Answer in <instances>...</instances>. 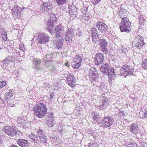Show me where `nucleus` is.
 Masks as SVG:
<instances>
[{"label": "nucleus", "instance_id": "nucleus-44", "mask_svg": "<svg viewBox=\"0 0 147 147\" xmlns=\"http://www.w3.org/2000/svg\"><path fill=\"white\" fill-rule=\"evenodd\" d=\"M88 146L89 147H99L97 143L93 144L90 143L89 144Z\"/></svg>", "mask_w": 147, "mask_h": 147}, {"label": "nucleus", "instance_id": "nucleus-56", "mask_svg": "<svg viewBox=\"0 0 147 147\" xmlns=\"http://www.w3.org/2000/svg\"><path fill=\"white\" fill-rule=\"evenodd\" d=\"M44 87L45 88H47V87L48 86V85H47L45 83H44Z\"/></svg>", "mask_w": 147, "mask_h": 147}, {"label": "nucleus", "instance_id": "nucleus-18", "mask_svg": "<svg viewBox=\"0 0 147 147\" xmlns=\"http://www.w3.org/2000/svg\"><path fill=\"white\" fill-rule=\"evenodd\" d=\"M17 142L20 146L22 147H27L29 145L27 140L22 139H18Z\"/></svg>", "mask_w": 147, "mask_h": 147}, {"label": "nucleus", "instance_id": "nucleus-32", "mask_svg": "<svg viewBox=\"0 0 147 147\" xmlns=\"http://www.w3.org/2000/svg\"><path fill=\"white\" fill-rule=\"evenodd\" d=\"M17 122L19 124H20L22 126L25 125L26 121L23 117H18L17 119Z\"/></svg>", "mask_w": 147, "mask_h": 147}, {"label": "nucleus", "instance_id": "nucleus-36", "mask_svg": "<svg viewBox=\"0 0 147 147\" xmlns=\"http://www.w3.org/2000/svg\"><path fill=\"white\" fill-rule=\"evenodd\" d=\"M72 66L74 69H78L81 63H79L77 62L72 61Z\"/></svg>", "mask_w": 147, "mask_h": 147}, {"label": "nucleus", "instance_id": "nucleus-63", "mask_svg": "<svg viewBox=\"0 0 147 147\" xmlns=\"http://www.w3.org/2000/svg\"><path fill=\"white\" fill-rule=\"evenodd\" d=\"M43 10L41 9L40 10Z\"/></svg>", "mask_w": 147, "mask_h": 147}, {"label": "nucleus", "instance_id": "nucleus-33", "mask_svg": "<svg viewBox=\"0 0 147 147\" xmlns=\"http://www.w3.org/2000/svg\"><path fill=\"white\" fill-rule=\"evenodd\" d=\"M89 75L96 74H98L96 68L92 67L89 70Z\"/></svg>", "mask_w": 147, "mask_h": 147}, {"label": "nucleus", "instance_id": "nucleus-10", "mask_svg": "<svg viewBox=\"0 0 147 147\" xmlns=\"http://www.w3.org/2000/svg\"><path fill=\"white\" fill-rule=\"evenodd\" d=\"M64 41L63 36H56L53 40V41L56 42L55 45V47L58 49H61L63 45V43Z\"/></svg>", "mask_w": 147, "mask_h": 147}, {"label": "nucleus", "instance_id": "nucleus-58", "mask_svg": "<svg viewBox=\"0 0 147 147\" xmlns=\"http://www.w3.org/2000/svg\"><path fill=\"white\" fill-rule=\"evenodd\" d=\"M10 147H18V146H17L16 145H15L14 144H13L11 146H10Z\"/></svg>", "mask_w": 147, "mask_h": 147}, {"label": "nucleus", "instance_id": "nucleus-5", "mask_svg": "<svg viewBox=\"0 0 147 147\" xmlns=\"http://www.w3.org/2000/svg\"><path fill=\"white\" fill-rule=\"evenodd\" d=\"M144 40V38L142 36L138 35L133 42L132 45L140 49L145 44Z\"/></svg>", "mask_w": 147, "mask_h": 147}, {"label": "nucleus", "instance_id": "nucleus-31", "mask_svg": "<svg viewBox=\"0 0 147 147\" xmlns=\"http://www.w3.org/2000/svg\"><path fill=\"white\" fill-rule=\"evenodd\" d=\"M82 61V57L78 55H77L75 56L73 61L81 63Z\"/></svg>", "mask_w": 147, "mask_h": 147}, {"label": "nucleus", "instance_id": "nucleus-20", "mask_svg": "<svg viewBox=\"0 0 147 147\" xmlns=\"http://www.w3.org/2000/svg\"><path fill=\"white\" fill-rule=\"evenodd\" d=\"M130 130L133 133L136 134L138 132V126L137 123H133L130 126Z\"/></svg>", "mask_w": 147, "mask_h": 147}, {"label": "nucleus", "instance_id": "nucleus-53", "mask_svg": "<svg viewBox=\"0 0 147 147\" xmlns=\"http://www.w3.org/2000/svg\"><path fill=\"white\" fill-rule=\"evenodd\" d=\"M54 94H53L52 93L50 94V98L51 100H52L54 98Z\"/></svg>", "mask_w": 147, "mask_h": 147}, {"label": "nucleus", "instance_id": "nucleus-42", "mask_svg": "<svg viewBox=\"0 0 147 147\" xmlns=\"http://www.w3.org/2000/svg\"><path fill=\"white\" fill-rule=\"evenodd\" d=\"M56 1L59 5H63L65 2V0H56Z\"/></svg>", "mask_w": 147, "mask_h": 147}, {"label": "nucleus", "instance_id": "nucleus-28", "mask_svg": "<svg viewBox=\"0 0 147 147\" xmlns=\"http://www.w3.org/2000/svg\"><path fill=\"white\" fill-rule=\"evenodd\" d=\"M50 5L51 4L50 3H47L45 2L40 5V9H51V6Z\"/></svg>", "mask_w": 147, "mask_h": 147}, {"label": "nucleus", "instance_id": "nucleus-51", "mask_svg": "<svg viewBox=\"0 0 147 147\" xmlns=\"http://www.w3.org/2000/svg\"><path fill=\"white\" fill-rule=\"evenodd\" d=\"M34 141L36 143H38V142H39V140L38 139V137L36 136H35V138L33 140V142Z\"/></svg>", "mask_w": 147, "mask_h": 147}, {"label": "nucleus", "instance_id": "nucleus-49", "mask_svg": "<svg viewBox=\"0 0 147 147\" xmlns=\"http://www.w3.org/2000/svg\"><path fill=\"white\" fill-rule=\"evenodd\" d=\"M6 33H7L6 32L3 28H1L0 29V34L1 35H2L4 34H5Z\"/></svg>", "mask_w": 147, "mask_h": 147}, {"label": "nucleus", "instance_id": "nucleus-57", "mask_svg": "<svg viewBox=\"0 0 147 147\" xmlns=\"http://www.w3.org/2000/svg\"><path fill=\"white\" fill-rule=\"evenodd\" d=\"M78 32H77L76 35H78V36L81 35V32H80V31H79L78 30Z\"/></svg>", "mask_w": 147, "mask_h": 147}, {"label": "nucleus", "instance_id": "nucleus-55", "mask_svg": "<svg viewBox=\"0 0 147 147\" xmlns=\"http://www.w3.org/2000/svg\"><path fill=\"white\" fill-rule=\"evenodd\" d=\"M103 87H104L105 88V86L104 85L103 86L102 85L100 86V88L101 90H103V88H104Z\"/></svg>", "mask_w": 147, "mask_h": 147}, {"label": "nucleus", "instance_id": "nucleus-21", "mask_svg": "<svg viewBox=\"0 0 147 147\" xmlns=\"http://www.w3.org/2000/svg\"><path fill=\"white\" fill-rule=\"evenodd\" d=\"M13 96V94L11 90H9L5 93V98L7 101H8Z\"/></svg>", "mask_w": 147, "mask_h": 147}, {"label": "nucleus", "instance_id": "nucleus-30", "mask_svg": "<svg viewBox=\"0 0 147 147\" xmlns=\"http://www.w3.org/2000/svg\"><path fill=\"white\" fill-rule=\"evenodd\" d=\"M46 123L49 127H51L54 125V119L51 118L47 119Z\"/></svg>", "mask_w": 147, "mask_h": 147}, {"label": "nucleus", "instance_id": "nucleus-8", "mask_svg": "<svg viewBox=\"0 0 147 147\" xmlns=\"http://www.w3.org/2000/svg\"><path fill=\"white\" fill-rule=\"evenodd\" d=\"M64 28L63 26L61 24H59L56 27L54 28V30H53L52 31H51V34H53L54 33H56V36H60L63 37V34L65 31Z\"/></svg>", "mask_w": 147, "mask_h": 147}, {"label": "nucleus", "instance_id": "nucleus-7", "mask_svg": "<svg viewBox=\"0 0 147 147\" xmlns=\"http://www.w3.org/2000/svg\"><path fill=\"white\" fill-rule=\"evenodd\" d=\"M133 70L132 69H130V67L129 66L125 64L122 66V69L120 71V74L121 76L124 75L126 74L125 77H126L127 75H133Z\"/></svg>", "mask_w": 147, "mask_h": 147}, {"label": "nucleus", "instance_id": "nucleus-47", "mask_svg": "<svg viewBox=\"0 0 147 147\" xmlns=\"http://www.w3.org/2000/svg\"><path fill=\"white\" fill-rule=\"evenodd\" d=\"M2 36L3 40H4V41H6L7 40V33L5 34H3L2 35Z\"/></svg>", "mask_w": 147, "mask_h": 147}, {"label": "nucleus", "instance_id": "nucleus-12", "mask_svg": "<svg viewBox=\"0 0 147 147\" xmlns=\"http://www.w3.org/2000/svg\"><path fill=\"white\" fill-rule=\"evenodd\" d=\"M94 58V63L95 65H98L103 63L104 59V56L102 54L98 53L96 54Z\"/></svg>", "mask_w": 147, "mask_h": 147}, {"label": "nucleus", "instance_id": "nucleus-29", "mask_svg": "<svg viewBox=\"0 0 147 147\" xmlns=\"http://www.w3.org/2000/svg\"><path fill=\"white\" fill-rule=\"evenodd\" d=\"M103 102L102 104L100 106V109H102L105 106H107L109 104L108 99V98H105L103 100Z\"/></svg>", "mask_w": 147, "mask_h": 147}, {"label": "nucleus", "instance_id": "nucleus-50", "mask_svg": "<svg viewBox=\"0 0 147 147\" xmlns=\"http://www.w3.org/2000/svg\"><path fill=\"white\" fill-rule=\"evenodd\" d=\"M53 115L51 113H49L48 115V118L47 119L51 118V119H53Z\"/></svg>", "mask_w": 147, "mask_h": 147}, {"label": "nucleus", "instance_id": "nucleus-52", "mask_svg": "<svg viewBox=\"0 0 147 147\" xmlns=\"http://www.w3.org/2000/svg\"><path fill=\"white\" fill-rule=\"evenodd\" d=\"M72 5H69V6H68V8L69 9H74L75 8L74 5L73 4H72Z\"/></svg>", "mask_w": 147, "mask_h": 147}, {"label": "nucleus", "instance_id": "nucleus-38", "mask_svg": "<svg viewBox=\"0 0 147 147\" xmlns=\"http://www.w3.org/2000/svg\"><path fill=\"white\" fill-rule=\"evenodd\" d=\"M142 67L144 69L147 71V59H146L144 60L142 64Z\"/></svg>", "mask_w": 147, "mask_h": 147}, {"label": "nucleus", "instance_id": "nucleus-1", "mask_svg": "<svg viewBox=\"0 0 147 147\" xmlns=\"http://www.w3.org/2000/svg\"><path fill=\"white\" fill-rule=\"evenodd\" d=\"M33 111L37 117L39 118H42L47 113V108L44 104L39 103L34 107Z\"/></svg>", "mask_w": 147, "mask_h": 147}, {"label": "nucleus", "instance_id": "nucleus-39", "mask_svg": "<svg viewBox=\"0 0 147 147\" xmlns=\"http://www.w3.org/2000/svg\"><path fill=\"white\" fill-rule=\"evenodd\" d=\"M139 21L140 24H142L145 21V18L143 15H140L138 16Z\"/></svg>", "mask_w": 147, "mask_h": 147}, {"label": "nucleus", "instance_id": "nucleus-54", "mask_svg": "<svg viewBox=\"0 0 147 147\" xmlns=\"http://www.w3.org/2000/svg\"><path fill=\"white\" fill-rule=\"evenodd\" d=\"M91 2L93 3V4H97L96 2V0H91Z\"/></svg>", "mask_w": 147, "mask_h": 147}, {"label": "nucleus", "instance_id": "nucleus-24", "mask_svg": "<svg viewBox=\"0 0 147 147\" xmlns=\"http://www.w3.org/2000/svg\"><path fill=\"white\" fill-rule=\"evenodd\" d=\"M90 80L93 83L94 81H98V74H96L89 75Z\"/></svg>", "mask_w": 147, "mask_h": 147}, {"label": "nucleus", "instance_id": "nucleus-48", "mask_svg": "<svg viewBox=\"0 0 147 147\" xmlns=\"http://www.w3.org/2000/svg\"><path fill=\"white\" fill-rule=\"evenodd\" d=\"M19 46L20 49L22 51H24L25 50L24 45L22 44H20L19 45Z\"/></svg>", "mask_w": 147, "mask_h": 147}, {"label": "nucleus", "instance_id": "nucleus-13", "mask_svg": "<svg viewBox=\"0 0 147 147\" xmlns=\"http://www.w3.org/2000/svg\"><path fill=\"white\" fill-rule=\"evenodd\" d=\"M99 45L100 49L104 54H106L107 51V42L105 39H100L99 41Z\"/></svg>", "mask_w": 147, "mask_h": 147}, {"label": "nucleus", "instance_id": "nucleus-43", "mask_svg": "<svg viewBox=\"0 0 147 147\" xmlns=\"http://www.w3.org/2000/svg\"><path fill=\"white\" fill-rule=\"evenodd\" d=\"M6 85V84L5 81L0 82V89L3 88V86H5Z\"/></svg>", "mask_w": 147, "mask_h": 147}, {"label": "nucleus", "instance_id": "nucleus-11", "mask_svg": "<svg viewBox=\"0 0 147 147\" xmlns=\"http://www.w3.org/2000/svg\"><path fill=\"white\" fill-rule=\"evenodd\" d=\"M74 31L76 30L70 28L66 30L65 34V40L67 42H69L72 40V37L74 36Z\"/></svg>", "mask_w": 147, "mask_h": 147}, {"label": "nucleus", "instance_id": "nucleus-45", "mask_svg": "<svg viewBox=\"0 0 147 147\" xmlns=\"http://www.w3.org/2000/svg\"><path fill=\"white\" fill-rule=\"evenodd\" d=\"M36 135L33 134H31L30 136V140L32 142H33V140Z\"/></svg>", "mask_w": 147, "mask_h": 147}, {"label": "nucleus", "instance_id": "nucleus-15", "mask_svg": "<svg viewBox=\"0 0 147 147\" xmlns=\"http://www.w3.org/2000/svg\"><path fill=\"white\" fill-rule=\"evenodd\" d=\"M67 80L68 81V85L69 86L71 87H73L75 85L76 79L73 75L69 74L67 77Z\"/></svg>", "mask_w": 147, "mask_h": 147}, {"label": "nucleus", "instance_id": "nucleus-59", "mask_svg": "<svg viewBox=\"0 0 147 147\" xmlns=\"http://www.w3.org/2000/svg\"><path fill=\"white\" fill-rule=\"evenodd\" d=\"M123 12V10H120V11H119V13L120 15H121V13H122V12Z\"/></svg>", "mask_w": 147, "mask_h": 147}, {"label": "nucleus", "instance_id": "nucleus-23", "mask_svg": "<svg viewBox=\"0 0 147 147\" xmlns=\"http://www.w3.org/2000/svg\"><path fill=\"white\" fill-rule=\"evenodd\" d=\"M20 12L19 10H12L13 17L16 19L19 18L20 16Z\"/></svg>", "mask_w": 147, "mask_h": 147}, {"label": "nucleus", "instance_id": "nucleus-26", "mask_svg": "<svg viewBox=\"0 0 147 147\" xmlns=\"http://www.w3.org/2000/svg\"><path fill=\"white\" fill-rule=\"evenodd\" d=\"M15 60V58L11 56H9L7 57L3 61L5 64H8L11 62H13Z\"/></svg>", "mask_w": 147, "mask_h": 147}, {"label": "nucleus", "instance_id": "nucleus-19", "mask_svg": "<svg viewBox=\"0 0 147 147\" xmlns=\"http://www.w3.org/2000/svg\"><path fill=\"white\" fill-rule=\"evenodd\" d=\"M54 20L52 19H49L48 21L47 29L51 34V31L54 30V28L55 27L53 24Z\"/></svg>", "mask_w": 147, "mask_h": 147}, {"label": "nucleus", "instance_id": "nucleus-35", "mask_svg": "<svg viewBox=\"0 0 147 147\" xmlns=\"http://www.w3.org/2000/svg\"><path fill=\"white\" fill-rule=\"evenodd\" d=\"M69 14L71 17L75 18L77 15V11L76 10H69Z\"/></svg>", "mask_w": 147, "mask_h": 147}, {"label": "nucleus", "instance_id": "nucleus-9", "mask_svg": "<svg viewBox=\"0 0 147 147\" xmlns=\"http://www.w3.org/2000/svg\"><path fill=\"white\" fill-rule=\"evenodd\" d=\"M3 129L4 132L9 136H14L16 134V130L12 126H5L3 128Z\"/></svg>", "mask_w": 147, "mask_h": 147}, {"label": "nucleus", "instance_id": "nucleus-46", "mask_svg": "<svg viewBox=\"0 0 147 147\" xmlns=\"http://www.w3.org/2000/svg\"><path fill=\"white\" fill-rule=\"evenodd\" d=\"M50 19H52L53 20H54L55 21H56L57 19L56 17L55 16V15L54 14H51V15L50 16Z\"/></svg>", "mask_w": 147, "mask_h": 147}, {"label": "nucleus", "instance_id": "nucleus-27", "mask_svg": "<svg viewBox=\"0 0 147 147\" xmlns=\"http://www.w3.org/2000/svg\"><path fill=\"white\" fill-rule=\"evenodd\" d=\"M140 117L142 119H147V110L140 111L139 113Z\"/></svg>", "mask_w": 147, "mask_h": 147}, {"label": "nucleus", "instance_id": "nucleus-22", "mask_svg": "<svg viewBox=\"0 0 147 147\" xmlns=\"http://www.w3.org/2000/svg\"><path fill=\"white\" fill-rule=\"evenodd\" d=\"M87 10H84L83 11H82L83 15L82 16L81 20L82 21H88L89 19V18L88 14H87L86 12Z\"/></svg>", "mask_w": 147, "mask_h": 147}, {"label": "nucleus", "instance_id": "nucleus-17", "mask_svg": "<svg viewBox=\"0 0 147 147\" xmlns=\"http://www.w3.org/2000/svg\"><path fill=\"white\" fill-rule=\"evenodd\" d=\"M37 133L40 140L42 142L44 141L45 142L47 139L45 136L44 131L41 129H39Z\"/></svg>", "mask_w": 147, "mask_h": 147}, {"label": "nucleus", "instance_id": "nucleus-37", "mask_svg": "<svg viewBox=\"0 0 147 147\" xmlns=\"http://www.w3.org/2000/svg\"><path fill=\"white\" fill-rule=\"evenodd\" d=\"M91 32L92 33V36L98 35V31L95 28H91Z\"/></svg>", "mask_w": 147, "mask_h": 147}, {"label": "nucleus", "instance_id": "nucleus-41", "mask_svg": "<svg viewBox=\"0 0 147 147\" xmlns=\"http://www.w3.org/2000/svg\"><path fill=\"white\" fill-rule=\"evenodd\" d=\"M125 146L126 147H137V145L135 143L129 144L128 145L126 144Z\"/></svg>", "mask_w": 147, "mask_h": 147}, {"label": "nucleus", "instance_id": "nucleus-6", "mask_svg": "<svg viewBox=\"0 0 147 147\" xmlns=\"http://www.w3.org/2000/svg\"><path fill=\"white\" fill-rule=\"evenodd\" d=\"M102 122L100 123V125L105 127H109L113 123L114 120L111 117H105L102 120Z\"/></svg>", "mask_w": 147, "mask_h": 147}, {"label": "nucleus", "instance_id": "nucleus-2", "mask_svg": "<svg viewBox=\"0 0 147 147\" xmlns=\"http://www.w3.org/2000/svg\"><path fill=\"white\" fill-rule=\"evenodd\" d=\"M100 71L106 75H107L110 77H113L115 76V72L114 68L112 67H109L108 63H103L100 69Z\"/></svg>", "mask_w": 147, "mask_h": 147}, {"label": "nucleus", "instance_id": "nucleus-25", "mask_svg": "<svg viewBox=\"0 0 147 147\" xmlns=\"http://www.w3.org/2000/svg\"><path fill=\"white\" fill-rule=\"evenodd\" d=\"M52 55L51 53L47 54L46 57L44 58V60L45 62V65H46V62L50 63L52 57Z\"/></svg>", "mask_w": 147, "mask_h": 147}, {"label": "nucleus", "instance_id": "nucleus-62", "mask_svg": "<svg viewBox=\"0 0 147 147\" xmlns=\"http://www.w3.org/2000/svg\"><path fill=\"white\" fill-rule=\"evenodd\" d=\"M100 0H96L97 3L98 2L100 1Z\"/></svg>", "mask_w": 147, "mask_h": 147}, {"label": "nucleus", "instance_id": "nucleus-16", "mask_svg": "<svg viewBox=\"0 0 147 147\" xmlns=\"http://www.w3.org/2000/svg\"><path fill=\"white\" fill-rule=\"evenodd\" d=\"M33 62L34 64V67L36 71H38L39 70V66L42 63V61L40 59L34 58L32 61Z\"/></svg>", "mask_w": 147, "mask_h": 147}, {"label": "nucleus", "instance_id": "nucleus-4", "mask_svg": "<svg viewBox=\"0 0 147 147\" xmlns=\"http://www.w3.org/2000/svg\"><path fill=\"white\" fill-rule=\"evenodd\" d=\"M50 37L46 34L39 33L36 40V42L40 44H45L49 40Z\"/></svg>", "mask_w": 147, "mask_h": 147}, {"label": "nucleus", "instance_id": "nucleus-3", "mask_svg": "<svg viewBox=\"0 0 147 147\" xmlns=\"http://www.w3.org/2000/svg\"><path fill=\"white\" fill-rule=\"evenodd\" d=\"M131 23L127 17H124L120 24L121 31L122 32H128L131 30Z\"/></svg>", "mask_w": 147, "mask_h": 147}, {"label": "nucleus", "instance_id": "nucleus-60", "mask_svg": "<svg viewBox=\"0 0 147 147\" xmlns=\"http://www.w3.org/2000/svg\"><path fill=\"white\" fill-rule=\"evenodd\" d=\"M68 62H67L65 64V65L66 66H67V67H69V65H68Z\"/></svg>", "mask_w": 147, "mask_h": 147}, {"label": "nucleus", "instance_id": "nucleus-40", "mask_svg": "<svg viewBox=\"0 0 147 147\" xmlns=\"http://www.w3.org/2000/svg\"><path fill=\"white\" fill-rule=\"evenodd\" d=\"M92 41L93 42L96 43L97 39H98L99 38L98 36V35H94L93 36H92ZM100 39H99V40Z\"/></svg>", "mask_w": 147, "mask_h": 147}, {"label": "nucleus", "instance_id": "nucleus-34", "mask_svg": "<svg viewBox=\"0 0 147 147\" xmlns=\"http://www.w3.org/2000/svg\"><path fill=\"white\" fill-rule=\"evenodd\" d=\"M92 115L93 116V118L94 120L98 122L100 120L99 118H100V117L99 115L96 113L95 114L94 112V113H92Z\"/></svg>", "mask_w": 147, "mask_h": 147}, {"label": "nucleus", "instance_id": "nucleus-61", "mask_svg": "<svg viewBox=\"0 0 147 147\" xmlns=\"http://www.w3.org/2000/svg\"><path fill=\"white\" fill-rule=\"evenodd\" d=\"M63 129H61V131L60 130H59V132H60L61 133H62V131H63Z\"/></svg>", "mask_w": 147, "mask_h": 147}, {"label": "nucleus", "instance_id": "nucleus-14", "mask_svg": "<svg viewBox=\"0 0 147 147\" xmlns=\"http://www.w3.org/2000/svg\"><path fill=\"white\" fill-rule=\"evenodd\" d=\"M96 26L98 30L100 32H105L107 31V27L104 23L100 21H98L96 23Z\"/></svg>", "mask_w": 147, "mask_h": 147}]
</instances>
